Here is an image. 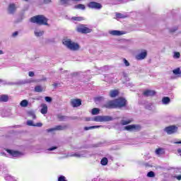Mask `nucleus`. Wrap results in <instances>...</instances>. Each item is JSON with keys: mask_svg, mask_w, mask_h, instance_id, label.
I'll return each instance as SVG.
<instances>
[{"mask_svg": "<svg viewBox=\"0 0 181 181\" xmlns=\"http://www.w3.org/2000/svg\"><path fill=\"white\" fill-rule=\"evenodd\" d=\"M32 23H37V25H48L47 19L43 15H38L30 18Z\"/></svg>", "mask_w": 181, "mask_h": 181, "instance_id": "nucleus-1", "label": "nucleus"}, {"mask_svg": "<svg viewBox=\"0 0 181 181\" xmlns=\"http://www.w3.org/2000/svg\"><path fill=\"white\" fill-rule=\"evenodd\" d=\"M63 45L66 46V47L70 49V50H78V49H80V45H78L76 42H73L70 39L64 40Z\"/></svg>", "mask_w": 181, "mask_h": 181, "instance_id": "nucleus-2", "label": "nucleus"}, {"mask_svg": "<svg viewBox=\"0 0 181 181\" xmlns=\"http://www.w3.org/2000/svg\"><path fill=\"white\" fill-rule=\"evenodd\" d=\"M119 130L129 131L130 132H138L141 131V126L139 124H130L123 127L122 129H120Z\"/></svg>", "mask_w": 181, "mask_h": 181, "instance_id": "nucleus-3", "label": "nucleus"}, {"mask_svg": "<svg viewBox=\"0 0 181 181\" xmlns=\"http://www.w3.org/2000/svg\"><path fill=\"white\" fill-rule=\"evenodd\" d=\"M115 104L116 108H122L127 106V100L124 98H119L117 99H115Z\"/></svg>", "mask_w": 181, "mask_h": 181, "instance_id": "nucleus-4", "label": "nucleus"}, {"mask_svg": "<svg viewBox=\"0 0 181 181\" xmlns=\"http://www.w3.org/2000/svg\"><path fill=\"white\" fill-rule=\"evenodd\" d=\"M179 128L176 125H170L164 129V132H166L168 135H173L176 134Z\"/></svg>", "mask_w": 181, "mask_h": 181, "instance_id": "nucleus-5", "label": "nucleus"}, {"mask_svg": "<svg viewBox=\"0 0 181 181\" xmlns=\"http://www.w3.org/2000/svg\"><path fill=\"white\" fill-rule=\"evenodd\" d=\"M88 8L90 9H95L96 11H100L103 8V5L98 2L90 1L87 4Z\"/></svg>", "mask_w": 181, "mask_h": 181, "instance_id": "nucleus-6", "label": "nucleus"}, {"mask_svg": "<svg viewBox=\"0 0 181 181\" xmlns=\"http://www.w3.org/2000/svg\"><path fill=\"white\" fill-rule=\"evenodd\" d=\"M103 108H107V110H114L116 108L115 100H107L103 105Z\"/></svg>", "mask_w": 181, "mask_h": 181, "instance_id": "nucleus-7", "label": "nucleus"}, {"mask_svg": "<svg viewBox=\"0 0 181 181\" xmlns=\"http://www.w3.org/2000/svg\"><path fill=\"white\" fill-rule=\"evenodd\" d=\"M6 152L10 154V156L11 158H21V156H23V153L18 151H13V150H9L7 149Z\"/></svg>", "mask_w": 181, "mask_h": 181, "instance_id": "nucleus-8", "label": "nucleus"}, {"mask_svg": "<svg viewBox=\"0 0 181 181\" xmlns=\"http://www.w3.org/2000/svg\"><path fill=\"white\" fill-rule=\"evenodd\" d=\"M67 128H69L67 125H58L56 126L54 128L47 129V132H53V131H64V129H67Z\"/></svg>", "mask_w": 181, "mask_h": 181, "instance_id": "nucleus-9", "label": "nucleus"}, {"mask_svg": "<svg viewBox=\"0 0 181 181\" xmlns=\"http://www.w3.org/2000/svg\"><path fill=\"white\" fill-rule=\"evenodd\" d=\"M77 32L79 33H90L91 29L83 26V25H79L76 28Z\"/></svg>", "mask_w": 181, "mask_h": 181, "instance_id": "nucleus-10", "label": "nucleus"}, {"mask_svg": "<svg viewBox=\"0 0 181 181\" xmlns=\"http://www.w3.org/2000/svg\"><path fill=\"white\" fill-rule=\"evenodd\" d=\"M88 152L87 151H82L71 155V156H74L75 158H86Z\"/></svg>", "mask_w": 181, "mask_h": 181, "instance_id": "nucleus-11", "label": "nucleus"}, {"mask_svg": "<svg viewBox=\"0 0 181 181\" xmlns=\"http://www.w3.org/2000/svg\"><path fill=\"white\" fill-rule=\"evenodd\" d=\"M16 9H18V7L16 6V4H15L14 3H11L8 5V13H10L11 15H13V13L16 12Z\"/></svg>", "mask_w": 181, "mask_h": 181, "instance_id": "nucleus-12", "label": "nucleus"}, {"mask_svg": "<svg viewBox=\"0 0 181 181\" xmlns=\"http://www.w3.org/2000/svg\"><path fill=\"white\" fill-rule=\"evenodd\" d=\"M146 56H148V52L144 49L136 56V59L137 60H144Z\"/></svg>", "mask_w": 181, "mask_h": 181, "instance_id": "nucleus-13", "label": "nucleus"}, {"mask_svg": "<svg viewBox=\"0 0 181 181\" xmlns=\"http://www.w3.org/2000/svg\"><path fill=\"white\" fill-rule=\"evenodd\" d=\"M122 76L123 78L126 80V87H132L134 86V83H132V82H128L129 81V78H128V74H127L126 72H123Z\"/></svg>", "mask_w": 181, "mask_h": 181, "instance_id": "nucleus-14", "label": "nucleus"}, {"mask_svg": "<svg viewBox=\"0 0 181 181\" xmlns=\"http://www.w3.org/2000/svg\"><path fill=\"white\" fill-rule=\"evenodd\" d=\"M71 105L74 108H76L77 107H80V105H81V100H80V99H74L71 101Z\"/></svg>", "mask_w": 181, "mask_h": 181, "instance_id": "nucleus-15", "label": "nucleus"}, {"mask_svg": "<svg viewBox=\"0 0 181 181\" xmlns=\"http://www.w3.org/2000/svg\"><path fill=\"white\" fill-rule=\"evenodd\" d=\"M109 33L112 36H122V35H125V32L120 30H110Z\"/></svg>", "mask_w": 181, "mask_h": 181, "instance_id": "nucleus-16", "label": "nucleus"}, {"mask_svg": "<svg viewBox=\"0 0 181 181\" xmlns=\"http://www.w3.org/2000/svg\"><path fill=\"white\" fill-rule=\"evenodd\" d=\"M155 94H156V92L152 90H146L143 93V95H144V97H152L153 95H155Z\"/></svg>", "mask_w": 181, "mask_h": 181, "instance_id": "nucleus-17", "label": "nucleus"}, {"mask_svg": "<svg viewBox=\"0 0 181 181\" xmlns=\"http://www.w3.org/2000/svg\"><path fill=\"white\" fill-rule=\"evenodd\" d=\"M41 114L43 115L47 114V105L45 103L41 104V110H40Z\"/></svg>", "mask_w": 181, "mask_h": 181, "instance_id": "nucleus-18", "label": "nucleus"}, {"mask_svg": "<svg viewBox=\"0 0 181 181\" xmlns=\"http://www.w3.org/2000/svg\"><path fill=\"white\" fill-rule=\"evenodd\" d=\"M117 118H114L112 116H103V122H109L110 121H114Z\"/></svg>", "mask_w": 181, "mask_h": 181, "instance_id": "nucleus-19", "label": "nucleus"}, {"mask_svg": "<svg viewBox=\"0 0 181 181\" xmlns=\"http://www.w3.org/2000/svg\"><path fill=\"white\" fill-rule=\"evenodd\" d=\"M113 79H114L113 74H108V75L105 76V81H108L109 83H112Z\"/></svg>", "mask_w": 181, "mask_h": 181, "instance_id": "nucleus-20", "label": "nucleus"}, {"mask_svg": "<svg viewBox=\"0 0 181 181\" xmlns=\"http://www.w3.org/2000/svg\"><path fill=\"white\" fill-rule=\"evenodd\" d=\"M26 81H18L16 82H11L8 84L11 86H22V84H25Z\"/></svg>", "mask_w": 181, "mask_h": 181, "instance_id": "nucleus-21", "label": "nucleus"}, {"mask_svg": "<svg viewBox=\"0 0 181 181\" xmlns=\"http://www.w3.org/2000/svg\"><path fill=\"white\" fill-rule=\"evenodd\" d=\"M103 126H90V127H84V131H90V129H95L97 128H101Z\"/></svg>", "mask_w": 181, "mask_h": 181, "instance_id": "nucleus-22", "label": "nucleus"}, {"mask_svg": "<svg viewBox=\"0 0 181 181\" xmlns=\"http://www.w3.org/2000/svg\"><path fill=\"white\" fill-rule=\"evenodd\" d=\"M169 103H170V98L169 97H164L162 99V103L164 105H168V104H169Z\"/></svg>", "mask_w": 181, "mask_h": 181, "instance_id": "nucleus-23", "label": "nucleus"}, {"mask_svg": "<svg viewBox=\"0 0 181 181\" xmlns=\"http://www.w3.org/2000/svg\"><path fill=\"white\" fill-rule=\"evenodd\" d=\"M44 33H45V32L37 30H35L34 31V35H35V36H36V37H40V36H43Z\"/></svg>", "mask_w": 181, "mask_h": 181, "instance_id": "nucleus-24", "label": "nucleus"}, {"mask_svg": "<svg viewBox=\"0 0 181 181\" xmlns=\"http://www.w3.org/2000/svg\"><path fill=\"white\" fill-rule=\"evenodd\" d=\"M92 121H95V122H103V116H96L91 119Z\"/></svg>", "mask_w": 181, "mask_h": 181, "instance_id": "nucleus-25", "label": "nucleus"}, {"mask_svg": "<svg viewBox=\"0 0 181 181\" xmlns=\"http://www.w3.org/2000/svg\"><path fill=\"white\" fill-rule=\"evenodd\" d=\"M28 117H32L33 119H36V114L35 113V111L33 110H29L27 112Z\"/></svg>", "mask_w": 181, "mask_h": 181, "instance_id": "nucleus-26", "label": "nucleus"}, {"mask_svg": "<svg viewBox=\"0 0 181 181\" xmlns=\"http://www.w3.org/2000/svg\"><path fill=\"white\" fill-rule=\"evenodd\" d=\"M9 100V97L6 95H0V101H2L3 103H6Z\"/></svg>", "mask_w": 181, "mask_h": 181, "instance_id": "nucleus-27", "label": "nucleus"}, {"mask_svg": "<svg viewBox=\"0 0 181 181\" xmlns=\"http://www.w3.org/2000/svg\"><path fill=\"white\" fill-rule=\"evenodd\" d=\"M34 91L35 93H42V91H43V88L42 86H36L34 88Z\"/></svg>", "mask_w": 181, "mask_h": 181, "instance_id": "nucleus-28", "label": "nucleus"}, {"mask_svg": "<svg viewBox=\"0 0 181 181\" xmlns=\"http://www.w3.org/2000/svg\"><path fill=\"white\" fill-rule=\"evenodd\" d=\"M100 164L103 165V166H106V165H108V158H107L106 157L102 158V160H100Z\"/></svg>", "mask_w": 181, "mask_h": 181, "instance_id": "nucleus-29", "label": "nucleus"}, {"mask_svg": "<svg viewBox=\"0 0 181 181\" xmlns=\"http://www.w3.org/2000/svg\"><path fill=\"white\" fill-rule=\"evenodd\" d=\"M75 9H81L82 11H84L86 9V6L83 4H76L74 6Z\"/></svg>", "mask_w": 181, "mask_h": 181, "instance_id": "nucleus-30", "label": "nucleus"}, {"mask_svg": "<svg viewBox=\"0 0 181 181\" xmlns=\"http://www.w3.org/2000/svg\"><path fill=\"white\" fill-rule=\"evenodd\" d=\"M57 146H52L51 148H49L48 149L45 150V153H50L52 151H56L57 149Z\"/></svg>", "mask_w": 181, "mask_h": 181, "instance_id": "nucleus-31", "label": "nucleus"}, {"mask_svg": "<svg viewBox=\"0 0 181 181\" xmlns=\"http://www.w3.org/2000/svg\"><path fill=\"white\" fill-rule=\"evenodd\" d=\"M28 104H29V102H28V100H23L21 102L20 105H21V107H28Z\"/></svg>", "mask_w": 181, "mask_h": 181, "instance_id": "nucleus-32", "label": "nucleus"}, {"mask_svg": "<svg viewBox=\"0 0 181 181\" xmlns=\"http://www.w3.org/2000/svg\"><path fill=\"white\" fill-rule=\"evenodd\" d=\"M131 122H132V120H124V119H122L120 122L121 125H128V124H131Z\"/></svg>", "mask_w": 181, "mask_h": 181, "instance_id": "nucleus-33", "label": "nucleus"}, {"mask_svg": "<svg viewBox=\"0 0 181 181\" xmlns=\"http://www.w3.org/2000/svg\"><path fill=\"white\" fill-rule=\"evenodd\" d=\"M58 118L60 121H67V119H69V117L63 116L62 115H58Z\"/></svg>", "mask_w": 181, "mask_h": 181, "instance_id": "nucleus-34", "label": "nucleus"}, {"mask_svg": "<svg viewBox=\"0 0 181 181\" xmlns=\"http://www.w3.org/2000/svg\"><path fill=\"white\" fill-rule=\"evenodd\" d=\"M110 95L112 98H114L116 95H118V92L117 90H110Z\"/></svg>", "mask_w": 181, "mask_h": 181, "instance_id": "nucleus-35", "label": "nucleus"}, {"mask_svg": "<svg viewBox=\"0 0 181 181\" xmlns=\"http://www.w3.org/2000/svg\"><path fill=\"white\" fill-rule=\"evenodd\" d=\"M92 115H98V114H100V109L98 108H93L92 110Z\"/></svg>", "mask_w": 181, "mask_h": 181, "instance_id": "nucleus-36", "label": "nucleus"}, {"mask_svg": "<svg viewBox=\"0 0 181 181\" xmlns=\"http://www.w3.org/2000/svg\"><path fill=\"white\" fill-rule=\"evenodd\" d=\"M5 180H6V181H15V179L11 175H6L5 177Z\"/></svg>", "mask_w": 181, "mask_h": 181, "instance_id": "nucleus-37", "label": "nucleus"}, {"mask_svg": "<svg viewBox=\"0 0 181 181\" xmlns=\"http://www.w3.org/2000/svg\"><path fill=\"white\" fill-rule=\"evenodd\" d=\"M173 74H175V76H177V74H181L180 72V68H177L173 71Z\"/></svg>", "mask_w": 181, "mask_h": 181, "instance_id": "nucleus-38", "label": "nucleus"}, {"mask_svg": "<svg viewBox=\"0 0 181 181\" xmlns=\"http://www.w3.org/2000/svg\"><path fill=\"white\" fill-rule=\"evenodd\" d=\"M156 155H163V148H158L156 150Z\"/></svg>", "mask_w": 181, "mask_h": 181, "instance_id": "nucleus-39", "label": "nucleus"}, {"mask_svg": "<svg viewBox=\"0 0 181 181\" xmlns=\"http://www.w3.org/2000/svg\"><path fill=\"white\" fill-rule=\"evenodd\" d=\"M148 177H155V173L153 171H150L147 173Z\"/></svg>", "mask_w": 181, "mask_h": 181, "instance_id": "nucleus-40", "label": "nucleus"}, {"mask_svg": "<svg viewBox=\"0 0 181 181\" xmlns=\"http://www.w3.org/2000/svg\"><path fill=\"white\" fill-rule=\"evenodd\" d=\"M72 21H76L78 22H80L83 21V17H72Z\"/></svg>", "mask_w": 181, "mask_h": 181, "instance_id": "nucleus-41", "label": "nucleus"}, {"mask_svg": "<svg viewBox=\"0 0 181 181\" xmlns=\"http://www.w3.org/2000/svg\"><path fill=\"white\" fill-rule=\"evenodd\" d=\"M122 62L124 63V66H126V67L129 66V62H128V60H127V59L124 58L122 59Z\"/></svg>", "mask_w": 181, "mask_h": 181, "instance_id": "nucleus-42", "label": "nucleus"}, {"mask_svg": "<svg viewBox=\"0 0 181 181\" xmlns=\"http://www.w3.org/2000/svg\"><path fill=\"white\" fill-rule=\"evenodd\" d=\"M27 125H28V127H35V124L33 123V121H32V120H28Z\"/></svg>", "mask_w": 181, "mask_h": 181, "instance_id": "nucleus-43", "label": "nucleus"}, {"mask_svg": "<svg viewBox=\"0 0 181 181\" xmlns=\"http://www.w3.org/2000/svg\"><path fill=\"white\" fill-rule=\"evenodd\" d=\"M174 59H179L180 57V52H174L173 55Z\"/></svg>", "mask_w": 181, "mask_h": 181, "instance_id": "nucleus-44", "label": "nucleus"}, {"mask_svg": "<svg viewBox=\"0 0 181 181\" xmlns=\"http://www.w3.org/2000/svg\"><path fill=\"white\" fill-rule=\"evenodd\" d=\"M58 181H67V180H66V177L63 175H60L58 178Z\"/></svg>", "mask_w": 181, "mask_h": 181, "instance_id": "nucleus-45", "label": "nucleus"}, {"mask_svg": "<svg viewBox=\"0 0 181 181\" xmlns=\"http://www.w3.org/2000/svg\"><path fill=\"white\" fill-rule=\"evenodd\" d=\"M103 100H104V97H103V96H100V97L95 98V101L100 102V101H103Z\"/></svg>", "mask_w": 181, "mask_h": 181, "instance_id": "nucleus-46", "label": "nucleus"}, {"mask_svg": "<svg viewBox=\"0 0 181 181\" xmlns=\"http://www.w3.org/2000/svg\"><path fill=\"white\" fill-rule=\"evenodd\" d=\"M45 101H47V103H52V98H50V97H49V96H46L45 98Z\"/></svg>", "mask_w": 181, "mask_h": 181, "instance_id": "nucleus-47", "label": "nucleus"}, {"mask_svg": "<svg viewBox=\"0 0 181 181\" xmlns=\"http://www.w3.org/2000/svg\"><path fill=\"white\" fill-rule=\"evenodd\" d=\"M116 17L121 19V18H124V14L119 13H116Z\"/></svg>", "mask_w": 181, "mask_h": 181, "instance_id": "nucleus-48", "label": "nucleus"}, {"mask_svg": "<svg viewBox=\"0 0 181 181\" xmlns=\"http://www.w3.org/2000/svg\"><path fill=\"white\" fill-rule=\"evenodd\" d=\"M146 110H148L149 111H151L152 110V105L151 104L146 105Z\"/></svg>", "mask_w": 181, "mask_h": 181, "instance_id": "nucleus-49", "label": "nucleus"}, {"mask_svg": "<svg viewBox=\"0 0 181 181\" xmlns=\"http://www.w3.org/2000/svg\"><path fill=\"white\" fill-rule=\"evenodd\" d=\"M43 126V124H42L41 122H38L37 124H34V127H37L38 128H40Z\"/></svg>", "mask_w": 181, "mask_h": 181, "instance_id": "nucleus-50", "label": "nucleus"}, {"mask_svg": "<svg viewBox=\"0 0 181 181\" xmlns=\"http://www.w3.org/2000/svg\"><path fill=\"white\" fill-rule=\"evenodd\" d=\"M18 35H19V32L16 31V32L13 33L12 37H16V36H18Z\"/></svg>", "mask_w": 181, "mask_h": 181, "instance_id": "nucleus-51", "label": "nucleus"}, {"mask_svg": "<svg viewBox=\"0 0 181 181\" xmlns=\"http://www.w3.org/2000/svg\"><path fill=\"white\" fill-rule=\"evenodd\" d=\"M28 76H29L30 77H33V76H35V72H33V71H30V72L28 73Z\"/></svg>", "mask_w": 181, "mask_h": 181, "instance_id": "nucleus-52", "label": "nucleus"}, {"mask_svg": "<svg viewBox=\"0 0 181 181\" xmlns=\"http://www.w3.org/2000/svg\"><path fill=\"white\" fill-rule=\"evenodd\" d=\"M144 166H146V168H152V165L149 164V163H144Z\"/></svg>", "mask_w": 181, "mask_h": 181, "instance_id": "nucleus-53", "label": "nucleus"}, {"mask_svg": "<svg viewBox=\"0 0 181 181\" xmlns=\"http://www.w3.org/2000/svg\"><path fill=\"white\" fill-rule=\"evenodd\" d=\"M34 152H35V153H40V152H42V149L40 148L38 150H35Z\"/></svg>", "mask_w": 181, "mask_h": 181, "instance_id": "nucleus-54", "label": "nucleus"}, {"mask_svg": "<svg viewBox=\"0 0 181 181\" xmlns=\"http://www.w3.org/2000/svg\"><path fill=\"white\" fill-rule=\"evenodd\" d=\"M49 2H52L51 0H44V4H49Z\"/></svg>", "mask_w": 181, "mask_h": 181, "instance_id": "nucleus-55", "label": "nucleus"}, {"mask_svg": "<svg viewBox=\"0 0 181 181\" xmlns=\"http://www.w3.org/2000/svg\"><path fill=\"white\" fill-rule=\"evenodd\" d=\"M177 180H181V175L175 177Z\"/></svg>", "mask_w": 181, "mask_h": 181, "instance_id": "nucleus-56", "label": "nucleus"}, {"mask_svg": "<svg viewBox=\"0 0 181 181\" xmlns=\"http://www.w3.org/2000/svg\"><path fill=\"white\" fill-rule=\"evenodd\" d=\"M177 152H178L180 156H181V149L180 148L177 149Z\"/></svg>", "mask_w": 181, "mask_h": 181, "instance_id": "nucleus-57", "label": "nucleus"}, {"mask_svg": "<svg viewBox=\"0 0 181 181\" xmlns=\"http://www.w3.org/2000/svg\"><path fill=\"white\" fill-rule=\"evenodd\" d=\"M52 86L56 88V87H57V83H54Z\"/></svg>", "mask_w": 181, "mask_h": 181, "instance_id": "nucleus-58", "label": "nucleus"}, {"mask_svg": "<svg viewBox=\"0 0 181 181\" xmlns=\"http://www.w3.org/2000/svg\"><path fill=\"white\" fill-rule=\"evenodd\" d=\"M13 128H21V125H15Z\"/></svg>", "mask_w": 181, "mask_h": 181, "instance_id": "nucleus-59", "label": "nucleus"}, {"mask_svg": "<svg viewBox=\"0 0 181 181\" xmlns=\"http://www.w3.org/2000/svg\"><path fill=\"white\" fill-rule=\"evenodd\" d=\"M104 70H107L108 69V66H105L103 68Z\"/></svg>", "mask_w": 181, "mask_h": 181, "instance_id": "nucleus-60", "label": "nucleus"}, {"mask_svg": "<svg viewBox=\"0 0 181 181\" xmlns=\"http://www.w3.org/2000/svg\"><path fill=\"white\" fill-rule=\"evenodd\" d=\"M0 54H4V51L0 49Z\"/></svg>", "mask_w": 181, "mask_h": 181, "instance_id": "nucleus-61", "label": "nucleus"}, {"mask_svg": "<svg viewBox=\"0 0 181 181\" xmlns=\"http://www.w3.org/2000/svg\"><path fill=\"white\" fill-rule=\"evenodd\" d=\"M175 144H181V141H177V142H175Z\"/></svg>", "mask_w": 181, "mask_h": 181, "instance_id": "nucleus-62", "label": "nucleus"}, {"mask_svg": "<svg viewBox=\"0 0 181 181\" xmlns=\"http://www.w3.org/2000/svg\"><path fill=\"white\" fill-rule=\"evenodd\" d=\"M4 81H2V79H0V83H3Z\"/></svg>", "mask_w": 181, "mask_h": 181, "instance_id": "nucleus-63", "label": "nucleus"}, {"mask_svg": "<svg viewBox=\"0 0 181 181\" xmlns=\"http://www.w3.org/2000/svg\"><path fill=\"white\" fill-rule=\"evenodd\" d=\"M87 121H90L91 119L90 118L87 119H86Z\"/></svg>", "mask_w": 181, "mask_h": 181, "instance_id": "nucleus-64", "label": "nucleus"}]
</instances>
